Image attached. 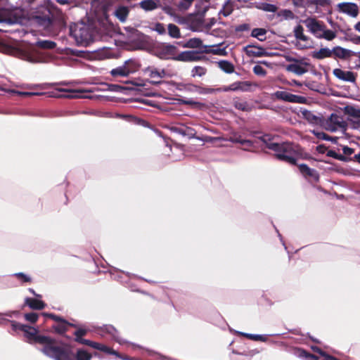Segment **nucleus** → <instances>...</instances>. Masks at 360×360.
I'll return each mask as SVG.
<instances>
[{"label":"nucleus","mask_w":360,"mask_h":360,"mask_svg":"<svg viewBox=\"0 0 360 360\" xmlns=\"http://www.w3.org/2000/svg\"><path fill=\"white\" fill-rule=\"evenodd\" d=\"M316 151L319 154L326 153V155L329 158H345L342 155H338L332 150H328L327 147L324 145L316 146Z\"/></svg>","instance_id":"a878e982"},{"label":"nucleus","mask_w":360,"mask_h":360,"mask_svg":"<svg viewBox=\"0 0 360 360\" xmlns=\"http://www.w3.org/2000/svg\"><path fill=\"white\" fill-rule=\"evenodd\" d=\"M58 91H61V92H68L69 93V94H68V95L63 96V97H65V98L79 97V96L77 94L78 93V91H76L67 90V89H58Z\"/></svg>","instance_id":"6e6d98bb"},{"label":"nucleus","mask_w":360,"mask_h":360,"mask_svg":"<svg viewBox=\"0 0 360 360\" xmlns=\"http://www.w3.org/2000/svg\"><path fill=\"white\" fill-rule=\"evenodd\" d=\"M265 147L276 153V158H293L294 146L289 142L281 143L272 142L273 137L270 134H264L258 138Z\"/></svg>","instance_id":"20e7f679"},{"label":"nucleus","mask_w":360,"mask_h":360,"mask_svg":"<svg viewBox=\"0 0 360 360\" xmlns=\"http://www.w3.org/2000/svg\"><path fill=\"white\" fill-rule=\"evenodd\" d=\"M96 54V57L99 60H104L106 58H111L112 53L110 49H107V48H103V49L99 50L98 51H97V53Z\"/></svg>","instance_id":"ea45409f"},{"label":"nucleus","mask_w":360,"mask_h":360,"mask_svg":"<svg viewBox=\"0 0 360 360\" xmlns=\"http://www.w3.org/2000/svg\"><path fill=\"white\" fill-rule=\"evenodd\" d=\"M13 20L9 16V12L6 10L0 12V22H8L9 24L13 23Z\"/></svg>","instance_id":"37998d69"},{"label":"nucleus","mask_w":360,"mask_h":360,"mask_svg":"<svg viewBox=\"0 0 360 360\" xmlns=\"http://www.w3.org/2000/svg\"><path fill=\"white\" fill-rule=\"evenodd\" d=\"M298 167L300 172L309 181L317 182L319 181V175L315 169L309 167L305 164H300Z\"/></svg>","instance_id":"9b49d317"},{"label":"nucleus","mask_w":360,"mask_h":360,"mask_svg":"<svg viewBox=\"0 0 360 360\" xmlns=\"http://www.w3.org/2000/svg\"><path fill=\"white\" fill-rule=\"evenodd\" d=\"M321 125L330 131L338 130L345 131L348 127V123L344 117L336 113H332L327 119H324L321 122Z\"/></svg>","instance_id":"39448f33"},{"label":"nucleus","mask_w":360,"mask_h":360,"mask_svg":"<svg viewBox=\"0 0 360 360\" xmlns=\"http://www.w3.org/2000/svg\"><path fill=\"white\" fill-rule=\"evenodd\" d=\"M274 95L277 99L290 103L302 104L307 102V98L304 96L292 94L284 91H278Z\"/></svg>","instance_id":"9d476101"},{"label":"nucleus","mask_w":360,"mask_h":360,"mask_svg":"<svg viewBox=\"0 0 360 360\" xmlns=\"http://www.w3.org/2000/svg\"><path fill=\"white\" fill-rule=\"evenodd\" d=\"M194 0H182L179 4V7L184 9H187Z\"/></svg>","instance_id":"052dcab7"},{"label":"nucleus","mask_w":360,"mask_h":360,"mask_svg":"<svg viewBox=\"0 0 360 360\" xmlns=\"http://www.w3.org/2000/svg\"><path fill=\"white\" fill-rule=\"evenodd\" d=\"M340 10L352 17H356L359 13V8L354 3H341L338 4Z\"/></svg>","instance_id":"dca6fc26"},{"label":"nucleus","mask_w":360,"mask_h":360,"mask_svg":"<svg viewBox=\"0 0 360 360\" xmlns=\"http://www.w3.org/2000/svg\"><path fill=\"white\" fill-rule=\"evenodd\" d=\"M95 33L92 25L84 22L75 23L70 27V36L81 45L87 46L92 42Z\"/></svg>","instance_id":"7ed1b4c3"},{"label":"nucleus","mask_w":360,"mask_h":360,"mask_svg":"<svg viewBox=\"0 0 360 360\" xmlns=\"http://www.w3.org/2000/svg\"><path fill=\"white\" fill-rule=\"evenodd\" d=\"M35 45L39 49L47 50L53 49L56 46V42L50 40H39Z\"/></svg>","instance_id":"c756f323"},{"label":"nucleus","mask_w":360,"mask_h":360,"mask_svg":"<svg viewBox=\"0 0 360 360\" xmlns=\"http://www.w3.org/2000/svg\"><path fill=\"white\" fill-rule=\"evenodd\" d=\"M18 311H8L5 313H0V325L3 324L5 321H6L4 316L13 317V316L18 315Z\"/></svg>","instance_id":"a18cd8bd"},{"label":"nucleus","mask_w":360,"mask_h":360,"mask_svg":"<svg viewBox=\"0 0 360 360\" xmlns=\"http://www.w3.org/2000/svg\"><path fill=\"white\" fill-rule=\"evenodd\" d=\"M349 122L348 125L349 124L350 127L354 129H360V119H351L347 118Z\"/></svg>","instance_id":"603ef678"},{"label":"nucleus","mask_w":360,"mask_h":360,"mask_svg":"<svg viewBox=\"0 0 360 360\" xmlns=\"http://www.w3.org/2000/svg\"><path fill=\"white\" fill-rule=\"evenodd\" d=\"M243 150H252L254 148V142L250 140L244 139L240 144Z\"/></svg>","instance_id":"de8ad7c7"},{"label":"nucleus","mask_w":360,"mask_h":360,"mask_svg":"<svg viewBox=\"0 0 360 360\" xmlns=\"http://www.w3.org/2000/svg\"><path fill=\"white\" fill-rule=\"evenodd\" d=\"M343 153L344 155H351L352 154L354 153V149L349 148V147H347V146H345L343 148Z\"/></svg>","instance_id":"69168bd1"},{"label":"nucleus","mask_w":360,"mask_h":360,"mask_svg":"<svg viewBox=\"0 0 360 360\" xmlns=\"http://www.w3.org/2000/svg\"><path fill=\"white\" fill-rule=\"evenodd\" d=\"M333 54L335 58H338L340 59H347L352 56L354 55V53L348 49H344L341 46H335L332 49Z\"/></svg>","instance_id":"a211bd4d"},{"label":"nucleus","mask_w":360,"mask_h":360,"mask_svg":"<svg viewBox=\"0 0 360 360\" xmlns=\"http://www.w3.org/2000/svg\"><path fill=\"white\" fill-rule=\"evenodd\" d=\"M266 30L264 28H255L252 30L251 36L258 39L259 41L266 39Z\"/></svg>","instance_id":"c9c22d12"},{"label":"nucleus","mask_w":360,"mask_h":360,"mask_svg":"<svg viewBox=\"0 0 360 360\" xmlns=\"http://www.w3.org/2000/svg\"><path fill=\"white\" fill-rule=\"evenodd\" d=\"M250 29V26L248 24H241L240 25H238L237 27H236V31H238V32H243V31H247Z\"/></svg>","instance_id":"0e129e2a"},{"label":"nucleus","mask_w":360,"mask_h":360,"mask_svg":"<svg viewBox=\"0 0 360 360\" xmlns=\"http://www.w3.org/2000/svg\"><path fill=\"white\" fill-rule=\"evenodd\" d=\"M245 50L248 56L262 57L266 56V52L261 46L248 45Z\"/></svg>","instance_id":"f3484780"},{"label":"nucleus","mask_w":360,"mask_h":360,"mask_svg":"<svg viewBox=\"0 0 360 360\" xmlns=\"http://www.w3.org/2000/svg\"><path fill=\"white\" fill-rule=\"evenodd\" d=\"M129 8L125 6H119L115 9L114 14L115 17L121 22H126L129 14Z\"/></svg>","instance_id":"6ab92c4d"},{"label":"nucleus","mask_w":360,"mask_h":360,"mask_svg":"<svg viewBox=\"0 0 360 360\" xmlns=\"http://www.w3.org/2000/svg\"><path fill=\"white\" fill-rule=\"evenodd\" d=\"M202 45V41L199 38H191L187 41L185 44L184 47L197 49L200 48Z\"/></svg>","instance_id":"4c0bfd02"},{"label":"nucleus","mask_w":360,"mask_h":360,"mask_svg":"<svg viewBox=\"0 0 360 360\" xmlns=\"http://www.w3.org/2000/svg\"><path fill=\"white\" fill-rule=\"evenodd\" d=\"M25 319L30 323H35L38 319V315L34 312L27 313L25 314Z\"/></svg>","instance_id":"864d4df0"},{"label":"nucleus","mask_w":360,"mask_h":360,"mask_svg":"<svg viewBox=\"0 0 360 360\" xmlns=\"http://www.w3.org/2000/svg\"><path fill=\"white\" fill-rule=\"evenodd\" d=\"M57 11V8L49 1H44L43 5L38 6L31 13V20L39 27L49 30Z\"/></svg>","instance_id":"f03ea898"},{"label":"nucleus","mask_w":360,"mask_h":360,"mask_svg":"<svg viewBox=\"0 0 360 360\" xmlns=\"http://www.w3.org/2000/svg\"><path fill=\"white\" fill-rule=\"evenodd\" d=\"M336 37V33L331 30H327L326 27L324 28V31H322L320 35H317V38L319 39H325L328 41H331Z\"/></svg>","instance_id":"e433bc0d"},{"label":"nucleus","mask_w":360,"mask_h":360,"mask_svg":"<svg viewBox=\"0 0 360 360\" xmlns=\"http://www.w3.org/2000/svg\"><path fill=\"white\" fill-rule=\"evenodd\" d=\"M295 63L289 64L287 66V70L292 72L297 75H302L308 72L309 63L302 60H294Z\"/></svg>","instance_id":"f8f14e48"},{"label":"nucleus","mask_w":360,"mask_h":360,"mask_svg":"<svg viewBox=\"0 0 360 360\" xmlns=\"http://www.w3.org/2000/svg\"><path fill=\"white\" fill-rule=\"evenodd\" d=\"M154 30L160 34H163L166 32L165 27L162 23L157 22L155 25Z\"/></svg>","instance_id":"bf43d9fd"},{"label":"nucleus","mask_w":360,"mask_h":360,"mask_svg":"<svg viewBox=\"0 0 360 360\" xmlns=\"http://www.w3.org/2000/svg\"><path fill=\"white\" fill-rule=\"evenodd\" d=\"M347 37L350 41L355 44H360V36H357L354 34H347Z\"/></svg>","instance_id":"13d9d810"},{"label":"nucleus","mask_w":360,"mask_h":360,"mask_svg":"<svg viewBox=\"0 0 360 360\" xmlns=\"http://www.w3.org/2000/svg\"><path fill=\"white\" fill-rule=\"evenodd\" d=\"M49 316H50L53 320L57 321L58 323L65 321L63 318L55 314H49Z\"/></svg>","instance_id":"338daca9"},{"label":"nucleus","mask_w":360,"mask_h":360,"mask_svg":"<svg viewBox=\"0 0 360 360\" xmlns=\"http://www.w3.org/2000/svg\"><path fill=\"white\" fill-rule=\"evenodd\" d=\"M95 332L101 337L109 338L120 345L126 342L125 340L119 337L118 331L112 325H104L101 327H97L95 329Z\"/></svg>","instance_id":"423d86ee"},{"label":"nucleus","mask_w":360,"mask_h":360,"mask_svg":"<svg viewBox=\"0 0 360 360\" xmlns=\"http://www.w3.org/2000/svg\"><path fill=\"white\" fill-rule=\"evenodd\" d=\"M11 92L13 93V94H15L17 95H19V96H24V97H28V96H35V95H39L40 94L39 93L27 92V91H15V90H12Z\"/></svg>","instance_id":"4d7b16f0"},{"label":"nucleus","mask_w":360,"mask_h":360,"mask_svg":"<svg viewBox=\"0 0 360 360\" xmlns=\"http://www.w3.org/2000/svg\"><path fill=\"white\" fill-rule=\"evenodd\" d=\"M25 303L30 308L36 310L43 309L45 307V304L42 301L30 297L25 299Z\"/></svg>","instance_id":"5701e85b"},{"label":"nucleus","mask_w":360,"mask_h":360,"mask_svg":"<svg viewBox=\"0 0 360 360\" xmlns=\"http://www.w3.org/2000/svg\"><path fill=\"white\" fill-rule=\"evenodd\" d=\"M146 72H148V76L152 79L150 82L155 85L161 84V79L166 75V71L164 69L160 71L155 68L150 67L147 68Z\"/></svg>","instance_id":"4468645a"},{"label":"nucleus","mask_w":360,"mask_h":360,"mask_svg":"<svg viewBox=\"0 0 360 360\" xmlns=\"http://www.w3.org/2000/svg\"><path fill=\"white\" fill-rule=\"evenodd\" d=\"M207 72V69L202 66H195L193 68L191 71V75L193 77L196 76L202 77L205 75Z\"/></svg>","instance_id":"79ce46f5"},{"label":"nucleus","mask_w":360,"mask_h":360,"mask_svg":"<svg viewBox=\"0 0 360 360\" xmlns=\"http://www.w3.org/2000/svg\"><path fill=\"white\" fill-rule=\"evenodd\" d=\"M201 59L199 53L194 51H186L175 55L174 60L183 62L198 61Z\"/></svg>","instance_id":"ddd939ff"},{"label":"nucleus","mask_w":360,"mask_h":360,"mask_svg":"<svg viewBox=\"0 0 360 360\" xmlns=\"http://www.w3.org/2000/svg\"><path fill=\"white\" fill-rule=\"evenodd\" d=\"M253 72L256 75L262 76V77H264L266 75V70L263 67H262L261 65H257L253 68Z\"/></svg>","instance_id":"3c124183"},{"label":"nucleus","mask_w":360,"mask_h":360,"mask_svg":"<svg viewBox=\"0 0 360 360\" xmlns=\"http://www.w3.org/2000/svg\"><path fill=\"white\" fill-rule=\"evenodd\" d=\"M295 37L302 41H307L309 37L304 34V28L301 25H297L293 30Z\"/></svg>","instance_id":"c85d7f7f"},{"label":"nucleus","mask_w":360,"mask_h":360,"mask_svg":"<svg viewBox=\"0 0 360 360\" xmlns=\"http://www.w3.org/2000/svg\"><path fill=\"white\" fill-rule=\"evenodd\" d=\"M202 53H212L215 55L219 56H226L227 52L226 51V48H214V46L212 47L207 48L205 46V50L202 51Z\"/></svg>","instance_id":"72a5a7b5"},{"label":"nucleus","mask_w":360,"mask_h":360,"mask_svg":"<svg viewBox=\"0 0 360 360\" xmlns=\"http://www.w3.org/2000/svg\"><path fill=\"white\" fill-rule=\"evenodd\" d=\"M333 73L337 78L345 82H354L356 80L355 74L351 71H345L340 68H335L333 70Z\"/></svg>","instance_id":"2eb2a0df"},{"label":"nucleus","mask_w":360,"mask_h":360,"mask_svg":"<svg viewBox=\"0 0 360 360\" xmlns=\"http://www.w3.org/2000/svg\"><path fill=\"white\" fill-rule=\"evenodd\" d=\"M72 326L75 327V325L69 323L67 321H63L62 322H60L57 323L56 325L53 326V328H54L55 331L58 333L63 334L66 332L68 330V326Z\"/></svg>","instance_id":"f704fd0d"},{"label":"nucleus","mask_w":360,"mask_h":360,"mask_svg":"<svg viewBox=\"0 0 360 360\" xmlns=\"http://www.w3.org/2000/svg\"><path fill=\"white\" fill-rule=\"evenodd\" d=\"M293 4L297 7H308L310 8L309 0H292Z\"/></svg>","instance_id":"8fccbe9b"},{"label":"nucleus","mask_w":360,"mask_h":360,"mask_svg":"<svg viewBox=\"0 0 360 360\" xmlns=\"http://www.w3.org/2000/svg\"><path fill=\"white\" fill-rule=\"evenodd\" d=\"M179 101L182 104H185V105H191V106H195V107H198V106L202 105L200 102H197V101H195L193 100L179 99Z\"/></svg>","instance_id":"5fc2aeb1"},{"label":"nucleus","mask_w":360,"mask_h":360,"mask_svg":"<svg viewBox=\"0 0 360 360\" xmlns=\"http://www.w3.org/2000/svg\"><path fill=\"white\" fill-rule=\"evenodd\" d=\"M310 7L315 6L316 8H326L330 5V0H309Z\"/></svg>","instance_id":"a19ab883"},{"label":"nucleus","mask_w":360,"mask_h":360,"mask_svg":"<svg viewBox=\"0 0 360 360\" xmlns=\"http://www.w3.org/2000/svg\"><path fill=\"white\" fill-rule=\"evenodd\" d=\"M168 34L171 37L174 39H179L181 37L179 27L173 23L168 25Z\"/></svg>","instance_id":"473e14b6"},{"label":"nucleus","mask_w":360,"mask_h":360,"mask_svg":"<svg viewBox=\"0 0 360 360\" xmlns=\"http://www.w3.org/2000/svg\"><path fill=\"white\" fill-rule=\"evenodd\" d=\"M306 27L308 30L317 38V35H320L326 25L323 22L318 20L315 18H308L304 21Z\"/></svg>","instance_id":"1a4fd4ad"},{"label":"nucleus","mask_w":360,"mask_h":360,"mask_svg":"<svg viewBox=\"0 0 360 360\" xmlns=\"http://www.w3.org/2000/svg\"><path fill=\"white\" fill-rule=\"evenodd\" d=\"M13 276L20 278L22 283H30L32 281V278H30V276H29L28 275H26L22 272L15 273Z\"/></svg>","instance_id":"09e8293b"},{"label":"nucleus","mask_w":360,"mask_h":360,"mask_svg":"<svg viewBox=\"0 0 360 360\" xmlns=\"http://www.w3.org/2000/svg\"><path fill=\"white\" fill-rule=\"evenodd\" d=\"M261 8L266 12L275 13L278 10V7L274 4H271L268 3H264L262 4Z\"/></svg>","instance_id":"49530a36"},{"label":"nucleus","mask_w":360,"mask_h":360,"mask_svg":"<svg viewBox=\"0 0 360 360\" xmlns=\"http://www.w3.org/2000/svg\"><path fill=\"white\" fill-rule=\"evenodd\" d=\"M318 136L323 140H328L330 139L329 136L323 132L318 134Z\"/></svg>","instance_id":"774afa93"},{"label":"nucleus","mask_w":360,"mask_h":360,"mask_svg":"<svg viewBox=\"0 0 360 360\" xmlns=\"http://www.w3.org/2000/svg\"><path fill=\"white\" fill-rule=\"evenodd\" d=\"M345 115L351 119H360V108L352 105H347L342 109Z\"/></svg>","instance_id":"aec40b11"},{"label":"nucleus","mask_w":360,"mask_h":360,"mask_svg":"<svg viewBox=\"0 0 360 360\" xmlns=\"http://www.w3.org/2000/svg\"><path fill=\"white\" fill-rule=\"evenodd\" d=\"M88 332V330L87 329H85V328H79L77 329L75 333H74V335L76 337H79V336H84Z\"/></svg>","instance_id":"680f3d73"},{"label":"nucleus","mask_w":360,"mask_h":360,"mask_svg":"<svg viewBox=\"0 0 360 360\" xmlns=\"http://www.w3.org/2000/svg\"><path fill=\"white\" fill-rule=\"evenodd\" d=\"M82 337L83 336L76 337L75 338V340L78 343L88 345L94 349L103 352L108 354L115 355L117 358H120V354L117 352H116L115 350L111 349L110 347H109L103 344L94 342V341H91V340H89L87 339H84Z\"/></svg>","instance_id":"6e6552de"},{"label":"nucleus","mask_w":360,"mask_h":360,"mask_svg":"<svg viewBox=\"0 0 360 360\" xmlns=\"http://www.w3.org/2000/svg\"><path fill=\"white\" fill-rule=\"evenodd\" d=\"M110 74L114 77H127L129 76V71L126 70L124 65H123L112 69L110 71Z\"/></svg>","instance_id":"2f4dec72"},{"label":"nucleus","mask_w":360,"mask_h":360,"mask_svg":"<svg viewBox=\"0 0 360 360\" xmlns=\"http://www.w3.org/2000/svg\"><path fill=\"white\" fill-rule=\"evenodd\" d=\"M236 333L246 337L247 338L255 340V341H261V342H266L268 340L267 335H257V334H251V333H247L240 331H236Z\"/></svg>","instance_id":"bb28decb"},{"label":"nucleus","mask_w":360,"mask_h":360,"mask_svg":"<svg viewBox=\"0 0 360 360\" xmlns=\"http://www.w3.org/2000/svg\"><path fill=\"white\" fill-rule=\"evenodd\" d=\"M138 6L146 11H151L158 8V1L143 0L138 4Z\"/></svg>","instance_id":"4be33fe9"},{"label":"nucleus","mask_w":360,"mask_h":360,"mask_svg":"<svg viewBox=\"0 0 360 360\" xmlns=\"http://www.w3.org/2000/svg\"><path fill=\"white\" fill-rule=\"evenodd\" d=\"M251 86V83L249 82H236L231 84V89H232V91H247L249 87Z\"/></svg>","instance_id":"393cba45"},{"label":"nucleus","mask_w":360,"mask_h":360,"mask_svg":"<svg viewBox=\"0 0 360 360\" xmlns=\"http://www.w3.org/2000/svg\"><path fill=\"white\" fill-rule=\"evenodd\" d=\"M178 49L176 46L162 44L155 49V55L162 60H174Z\"/></svg>","instance_id":"0eeeda50"},{"label":"nucleus","mask_w":360,"mask_h":360,"mask_svg":"<svg viewBox=\"0 0 360 360\" xmlns=\"http://www.w3.org/2000/svg\"><path fill=\"white\" fill-rule=\"evenodd\" d=\"M125 68L129 71V75L131 73L135 72L139 69V65L137 62L134 60H128L124 63Z\"/></svg>","instance_id":"58836bf2"},{"label":"nucleus","mask_w":360,"mask_h":360,"mask_svg":"<svg viewBox=\"0 0 360 360\" xmlns=\"http://www.w3.org/2000/svg\"><path fill=\"white\" fill-rule=\"evenodd\" d=\"M67 346L70 348L72 354H73L74 360H91V354L87 352L86 350L78 349L77 351L76 354H75L73 353V352L72 351L70 347H69L68 345H67Z\"/></svg>","instance_id":"cd10ccee"},{"label":"nucleus","mask_w":360,"mask_h":360,"mask_svg":"<svg viewBox=\"0 0 360 360\" xmlns=\"http://www.w3.org/2000/svg\"><path fill=\"white\" fill-rule=\"evenodd\" d=\"M6 321L2 324L7 322L11 323L12 330L14 332L18 330L22 331L27 342L30 343H40L44 345L41 351L47 356L55 360H74L73 354L67 345L58 342L56 340L45 335L38 334V330L28 325L21 324L15 321H9L4 316Z\"/></svg>","instance_id":"f257e3e1"},{"label":"nucleus","mask_w":360,"mask_h":360,"mask_svg":"<svg viewBox=\"0 0 360 360\" xmlns=\"http://www.w3.org/2000/svg\"><path fill=\"white\" fill-rule=\"evenodd\" d=\"M332 56L333 51L328 48H321L319 51H314L311 53V57L317 60L330 58L332 57Z\"/></svg>","instance_id":"412c9836"},{"label":"nucleus","mask_w":360,"mask_h":360,"mask_svg":"<svg viewBox=\"0 0 360 360\" xmlns=\"http://www.w3.org/2000/svg\"><path fill=\"white\" fill-rule=\"evenodd\" d=\"M230 140L231 141H232L233 143H240L241 144L242 143V141L244 140L241 138L240 136H238V135H233V136H231L230 138Z\"/></svg>","instance_id":"e2e57ef3"},{"label":"nucleus","mask_w":360,"mask_h":360,"mask_svg":"<svg viewBox=\"0 0 360 360\" xmlns=\"http://www.w3.org/2000/svg\"><path fill=\"white\" fill-rule=\"evenodd\" d=\"M233 105L236 109L242 111H248L249 110V105L245 101H235Z\"/></svg>","instance_id":"c03bdc74"},{"label":"nucleus","mask_w":360,"mask_h":360,"mask_svg":"<svg viewBox=\"0 0 360 360\" xmlns=\"http://www.w3.org/2000/svg\"><path fill=\"white\" fill-rule=\"evenodd\" d=\"M217 65L221 70L228 74L233 73L235 70L233 64L226 60H219Z\"/></svg>","instance_id":"b1692460"},{"label":"nucleus","mask_w":360,"mask_h":360,"mask_svg":"<svg viewBox=\"0 0 360 360\" xmlns=\"http://www.w3.org/2000/svg\"><path fill=\"white\" fill-rule=\"evenodd\" d=\"M277 16L281 18V20H292L296 18L295 13L289 9H282L277 12Z\"/></svg>","instance_id":"7c9ffc66"}]
</instances>
